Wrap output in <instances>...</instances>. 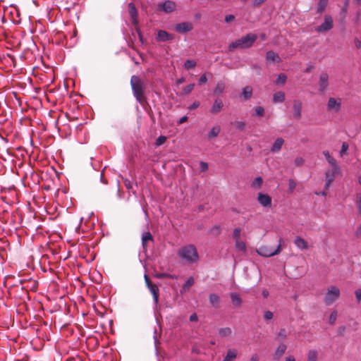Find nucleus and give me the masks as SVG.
<instances>
[{
	"label": "nucleus",
	"instance_id": "f257e3e1",
	"mask_svg": "<svg viewBox=\"0 0 361 361\" xmlns=\"http://www.w3.org/2000/svg\"><path fill=\"white\" fill-rule=\"evenodd\" d=\"M257 39L256 34L249 32L240 38L236 39L229 44L228 50L229 52L233 51L235 49H247L251 47Z\"/></svg>",
	"mask_w": 361,
	"mask_h": 361
},
{
	"label": "nucleus",
	"instance_id": "f03ea898",
	"mask_svg": "<svg viewBox=\"0 0 361 361\" xmlns=\"http://www.w3.org/2000/svg\"><path fill=\"white\" fill-rule=\"evenodd\" d=\"M177 253L180 259L190 264H194L200 259L197 250L192 244H188L181 247L178 250Z\"/></svg>",
	"mask_w": 361,
	"mask_h": 361
},
{
	"label": "nucleus",
	"instance_id": "7ed1b4c3",
	"mask_svg": "<svg viewBox=\"0 0 361 361\" xmlns=\"http://www.w3.org/2000/svg\"><path fill=\"white\" fill-rule=\"evenodd\" d=\"M130 85L133 90V93L136 100L142 104L145 97L144 96V87L143 84L136 75H133L130 78Z\"/></svg>",
	"mask_w": 361,
	"mask_h": 361
},
{
	"label": "nucleus",
	"instance_id": "20e7f679",
	"mask_svg": "<svg viewBox=\"0 0 361 361\" xmlns=\"http://www.w3.org/2000/svg\"><path fill=\"white\" fill-rule=\"evenodd\" d=\"M281 242L282 239L279 238V244L276 248H273L271 247H261L259 250L257 251V253L259 255L264 257H270L275 255H279L282 249H281Z\"/></svg>",
	"mask_w": 361,
	"mask_h": 361
},
{
	"label": "nucleus",
	"instance_id": "39448f33",
	"mask_svg": "<svg viewBox=\"0 0 361 361\" xmlns=\"http://www.w3.org/2000/svg\"><path fill=\"white\" fill-rule=\"evenodd\" d=\"M340 290L335 286H331L325 295L324 302L326 305H331L334 301L338 299Z\"/></svg>",
	"mask_w": 361,
	"mask_h": 361
},
{
	"label": "nucleus",
	"instance_id": "423d86ee",
	"mask_svg": "<svg viewBox=\"0 0 361 361\" xmlns=\"http://www.w3.org/2000/svg\"><path fill=\"white\" fill-rule=\"evenodd\" d=\"M144 278H145L146 286L152 295L154 302L155 305H157L159 303V288L155 283H152L150 281L149 278L147 274L144 275Z\"/></svg>",
	"mask_w": 361,
	"mask_h": 361
},
{
	"label": "nucleus",
	"instance_id": "0eeeda50",
	"mask_svg": "<svg viewBox=\"0 0 361 361\" xmlns=\"http://www.w3.org/2000/svg\"><path fill=\"white\" fill-rule=\"evenodd\" d=\"M324 22L319 26L315 27V31L317 33H325L331 30L334 27L333 18L329 15L324 16Z\"/></svg>",
	"mask_w": 361,
	"mask_h": 361
},
{
	"label": "nucleus",
	"instance_id": "6e6552de",
	"mask_svg": "<svg viewBox=\"0 0 361 361\" xmlns=\"http://www.w3.org/2000/svg\"><path fill=\"white\" fill-rule=\"evenodd\" d=\"M37 337L33 338L32 344L34 345V348L39 350H41L45 343V331L42 329L37 328L36 330Z\"/></svg>",
	"mask_w": 361,
	"mask_h": 361
},
{
	"label": "nucleus",
	"instance_id": "1a4fd4ad",
	"mask_svg": "<svg viewBox=\"0 0 361 361\" xmlns=\"http://www.w3.org/2000/svg\"><path fill=\"white\" fill-rule=\"evenodd\" d=\"M175 39V35L164 30H159L156 34L155 39L158 42H171Z\"/></svg>",
	"mask_w": 361,
	"mask_h": 361
},
{
	"label": "nucleus",
	"instance_id": "9d476101",
	"mask_svg": "<svg viewBox=\"0 0 361 361\" xmlns=\"http://www.w3.org/2000/svg\"><path fill=\"white\" fill-rule=\"evenodd\" d=\"M41 250H44V247L42 245H39L37 252L32 256L33 262L35 265L37 264L40 267L41 270L43 272H45V266L43 264L42 262V259L45 257V254L43 253V251H42Z\"/></svg>",
	"mask_w": 361,
	"mask_h": 361
},
{
	"label": "nucleus",
	"instance_id": "9b49d317",
	"mask_svg": "<svg viewBox=\"0 0 361 361\" xmlns=\"http://www.w3.org/2000/svg\"><path fill=\"white\" fill-rule=\"evenodd\" d=\"M302 103L301 101L298 99H293V106H292V111H293V118L299 120L302 118Z\"/></svg>",
	"mask_w": 361,
	"mask_h": 361
},
{
	"label": "nucleus",
	"instance_id": "f8f14e48",
	"mask_svg": "<svg viewBox=\"0 0 361 361\" xmlns=\"http://www.w3.org/2000/svg\"><path fill=\"white\" fill-rule=\"evenodd\" d=\"M54 68L52 67H49L47 65V94L48 92L53 93L54 92V89H49V85L51 83H53L54 81ZM50 100L49 97L47 96V103H49Z\"/></svg>",
	"mask_w": 361,
	"mask_h": 361
},
{
	"label": "nucleus",
	"instance_id": "ddd939ff",
	"mask_svg": "<svg viewBox=\"0 0 361 361\" xmlns=\"http://www.w3.org/2000/svg\"><path fill=\"white\" fill-rule=\"evenodd\" d=\"M48 117H49V119L47 118V121H46L47 129L48 128L55 127L56 126L58 120L59 118V112L51 109L48 112Z\"/></svg>",
	"mask_w": 361,
	"mask_h": 361
},
{
	"label": "nucleus",
	"instance_id": "4468645a",
	"mask_svg": "<svg viewBox=\"0 0 361 361\" xmlns=\"http://www.w3.org/2000/svg\"><path fill=\"white\" fill-rule=\"evenodd\" d=\"M257 201L263 207H270L272 204L271 197L266 193L259 192L257 195Z\"/></svg>",
	"mask_w": 361,
	"mask_h": 361
},
{
	"label": "nucleus",
	"instance_id": "2eb2a0df",
	"mask_svg": "<svg viewBox=\"0 0 361 361\" xmlns=\"http://www.w3.org/2000/svg\"><path fill=\"white\" fill-rule=\"evenodd\" d=\"M128 13L134 25H138V11L133 2H130L128 5Z\"/></svg>",
	"mask_w": 361,
	"mask_h": 361
},
{
	"label": "nucleus",
	"instance_id": "dca6fc26",
	"mask_svg": "<svg viewBox=\"0 0 361 361\" xmlns=\"http://www.w3.org/2000/svg\"><path fill=\"white\" fill-rule=\"evenodd\" d=\"M32 179L34 184L37 187L38 190H41L42 192L45 190V183L41 184V181H44L43 172L41 173H35L32 175Z\"/></svg>",
	"mask_w": 361,
	"mask_h": 361
},
{
	"label": "nucleus",
	"instance_id": "f3484780",
	"mask_svg": "<svg viewBox=\"0 0 361 361\" xmlns=\"http://www.w3.org/2000/svg\"><path fill=\"white\" fill-rule=\"evenodd\" d=\"M32 179L34 184L37 187L38 190H41L42 192L45 190V183L41 184V181H44L43 172L41 173H35L32 175Z\"/></svg>",
	"mask_w": 361,
	"mask_h": 361
},
{
	"label": "nucleus",
	"instance_id": "a211bd4d",
	"mask_svg": "<svg viewBox=\"0 0 361 361\" xmlns=\"http://www.w3.org/2000/svg\"><path fill=\"white\" fill-rule=\"evenodd\" d=\"M193 29L192 23L189 22H183L175 25V30L181 34L191 31Z\"/></svg>",
	"mask_w": 361,
	"mask_h": 361
},
{
	"label": "nucleus",
	"instance_id": "6ab92c4d",
	"mask_svg": "<svg viewBox=\"0 0 361 361\" xmlns=\"http://www.w3.org/2000/svg\"><path fill=\"white\" fill-rule=\"evenodd\" d=\"M328 111H339L341 109V102L334 97H330L326 105Z\"/></svg>",
	"mask_w": 361,
	"mask_h": 361
},
{
	"label": "nucleus",
	"instance_id": "aec40b11",
	"mask_svg": "<svg viewBox=\"0 0 361 361\" xmlns=\"http://www.w3.org/2000/svg\"><path fill=\"white\" fill-rule=\"evenodd\" d=\"M329 86V75L323 73L319 75V90L321 92H324Z\"/></svg>",
	"mask_w": 361,
	"mask_h": 361
},
{
	"label": "nucleus",
	"instance_id": "412c9836",
	"mask_svg": "<svg viewBox=\"0 0 361 361\" xmlns=\"http://www.w3.org/2000/svg\"><path fill=\"white\" fill-rule=\"evenodd\" d=\"M175 4L170 0H166L159 4V8L166 13L173 11L175 10Z\"/></svg>",
	"mask_w": 361,
	"mask_h": 361
},
{
	"label": "nucleus",
	"instance_id": "4be33fe9",
	"mask_svg": "<svg viewBox=\"0 0 361 361\" xmlns=\"http://www.w3.org/2000/svg\"><path fill=\"white\" fill-rule=\"evenodd\" d=\"M49 274L51 276H50V278H49V280L50 283H49V286L47 288V291H49V290H51V291H56V288H57L56 279H58V277L54 274L51 268H49Z\"/></svg>",
	"mask_w": 361,
	"mask_h": 361
},
{
	"label": "nucleus",
	"instance_id": "5701e85b",
	"mask_svg": "<svg viewBox=\"0 0 361 361\" xmlns=\"http://www.w3.org/2000/svg\"><path fill=\"white\" fill-rule=\"evenodd\" d=\"M208 299L209 304L212 307H213L215 309L219 307L221 299L219 295H217L216 293H211L209 294Z\"/></svg>",
	"mask_w": 361,
	"mask_h": 361
},
{
	"label": "nucleus",
	"instance_id": "b1692460",
	"mask_svg": "<svg viewBox=\"0 0 361 361\" xmlns=\"http://www.w3.org/2000/svg\"><path fill=\"white\" fill-rule=\"evenodd\" d=\"M265 59L267 61H271L274 63H280L281 61V59L279 54L272 50L267 51Z\"/></svg>",
	"mask_w": 361,
	"mask_h": 361
},
{
	"label": "nucleus",
	"instance_id": "393cba45",
	"mask_svg": "<svg viewBox=\"0 0 361 361\" xmlns=\"http://www.w3.org/2000/svg\"><path fill=\"white\" fill-rule=\"evenodd\" d=\"M230 297L234 307H239L242 305L243 300L238 293L231 292Z\"/></svg>",
	"mask_w": 361,
	"mask_h": 361
},
{
	"label": "nucleus",
	"instance_id": "a878e982",
	"mask_svg": "<svg viewBox=\"0 0 361 361\" xmlns=\"http://www.w3.org/2000/svg\"><path fill=\"white\" fill-rule=\"evenodd\" d=\"M224 106V103L221 99H216L214 101V103L210 109V111L213 114H216L222 109Z\"/></svg>",
	"mask_w": 361,
	"mask_h": 361
},
{
	"label": "nucleus",
	"instance_id": "bb28decb",
	"mask_svg": "<svg viewBox=\"0 0 361 361\" xmlns=\"http://www.w3.org/2000/svg\"><path fill=\"white\" fill-rule=\"evenodd\" d=\"M284 143V140L282 137H278L275 140L274 142L273 143L272 146L270 148V151L272 153H276L279 152Z\"/></svg>",
	"mask_w": 361,
	"mask_h": 361
},
{
	"label": "nucleus",
	"instance_id": "cd10ccee",
	"mask_svg": "<svg viewBox=\"0 0 361 361\" xmlns=\"http://www.w3.org/2000/svg\"><path fill=\"white\" fill-rule=\"evenodd\" d=\"M52 174L58 176V173L54 166H51L49 169H47V192L51 189L49 182H51L52 179H49V177H51Z\"/></svg>",
	"mask_w": 361,
	"mask_h": 361
},
{
	"label": "nucleus",
	"instance_id": "c85d7f7f",
	"mask_svg": "<svg viewBox=\"0 0 361 361\" xmlns=\"http://www.w3.org/2000/svg\"><path fill=\"white\" fill-rule=\"evenodd\" d=\"M323 154H324L326 160L327 161V162L332 167H334V169L338 170L336 161L333 157L331 156L328 150H324V151H323Z\"/></svg>",
	"mask_w": 361,
	"mask_h": 361
},
{
	"label": "nucleus",
	"instance_id": "c756f323",
	"mask_svg": "<svg viewBox=\"0 0 361 361\" xmlns=\"http://www.w3.org/2000/svg\"><path fill=\"white\" fill-rule=\"evenodd\" d=\"M252 92V87L250 85H246L242 89L241 96L245 101H247L250 99Z\"/></svg>",
	"mask_w": 361,
	"mask_h": 361
},
{
	"label": "nucleus",
	"instance_id": "7c9ffc66",
	"mask_svg": "<svg viewBox=\"0 0 361 361\" xmlns=\"http://www.w3.org/2000/svg\"><path fill=\"white\" fill-rule=\"evenodd\" d=\"M295 245L300 250H304L307 248V242L300 236H297L294 240Z\"/></svg>",
	"mask_w": 361,
	"mask_h": 361
},
{
	"label": "nucleus",
	"instance_id": "2f4dec72",
	"mask_svg": "<svg viewBox=\"0 0 361 361\" xmlns=\"http://www.w3.org/2000/svg\"><path fill=\"white\" fill-rule=\"evenodd\" d=\"M33 200L36 204L38 206L39 209H42L45 211V205H44L45 196H44L43 194L42 195H34Z\"/></svg>",
	"mask_w": 361,
	"mask_h": 361
},
{
	"label": "nucleus",
	"instance_id": "473e14b6",
	"mask_svg": "<svg viewBox=\"0 0 361 361\" xmlns=\"http://www.w3.org/2000/svg\"><path fill=\"white\" fill-rule=\"evenodd\" d=\"M287 345L284 343H281L275 350L274 356L276 358L281 357L286 352Z\"/></svg>",
	"mask_w": 361,
	"mask_h": 361
},
{
	"label": "nucleus",
	"instance_id": "72a5a7b5",
	"mask_svg": "<svg viewBox=\"0 0 361 361\" xmlns=\"http://www.w3.org/2000/svg\"><path fill=\"white\" fill-rule=\"evenodd\" d=\"M273 102L280 103L285 100V93L282 91H279L273 94Z\"/></svg>",
	"mask_w": 361,
	"mask_h": 361
},
{
	"label": "nucleus",
	"instance_id": "f704fd0d",
	"mask_svg": "<svg viewBox=\"0 0 361 361\" xmlns=\"http://www.w3.org/2000/svg\"><path fill=\"white\" fill-rule=\"evenodd\" d=\"M329 0H319L317 7V13L322 14L325 11L328 5Z\"/></svg>",
	"mask_w": 361,
	"mask_h": 361
},
{
	"label": "nucleus",
	"instance_id": "c9c22d12",
	"mask_svg": "<svg viewBox=\"0 0 361 361\" xmlns=\"http://www.w3.org/2000/svg\"><path fill=\"white\" fill-rule=\"evenodd\" d=\"M237 357V353L234 349H229L222 361H233Z\"/></svg>",
	"mask_w": 361,
	"mask_h": 361
},
{
	"label": "nucleus",
	"instance_id": "e433bc0d",
	"mask_svg": "<svg viewBox=\"0 0 361 361\" xmlns=\"http://www.w3.org/2000/svg\"><path fill=\"white\" fill-rule=\"evenodd\" d=\"M224 83L221 81H219L217 82L216 87L214 88V94L216 95H220L224 92Z\"/></svg>",
	"mask_w": 361,
	"mask_h": 361
},
{
	"label": "nucleus",
	"instance_id": "4c0bfd02",
	"mask_svg": "<svg viewBox=\"0 0 361 361\" xmlns=\"http://www.w3.org/2000/svg\"><path fill=\"white\" fill-rule=\"evenodd\" d=\"M338 170L334 169V167H332L331 171L328 170L325 172V176H326V181H329L332 183L335 179V173Z\"/></svg>",
	"mask_w": 361,
	"mask_h": 361
},
{
	"label": "nucleus",
	"instance_id": "58836bf2",
	"mask_svg": "<svg viewBox=\"0 0 361 361\" xmlns=\"http://www.w3.org/2000/svg\"><path fill=\"white\" fill-rule=\"evenodd\" d=\"M220 133V128L214 126L208 133V138L212 139L218 136Z\"/></svg>",
	"mask_w": 361,
	"mask_h": 361
},
{
	"label": "nucleus",
	"instance_id": "ea45409f",
	"mask_svg": "<svg viewBox=\"0 0 361 361\" xmlns=\"http://www.w3.org/2000/svg\"><path fill=\"white\" fill-rule=\"evenodd\" d=\"M232 331L230 327H224L219 329V334L221 337H226L231 334Z\"/></svg>",
	"mask_w": 361,
	"mask_h": 361
},
{
	"label": "nucleus",
	"instance_id": "a19ab883",
	"mask_svg": "<svg viewBox=\"0 0 361 361\" xmlns=\"http://www.w3.org/2000/svg\"><path fill=\"white\" fill-rule=\"evenodd\" d=\"M318 353L316 350H310L307 353V361H317Z\"/></svg>",
	"mask_w": 361,
	"mask_h": 361
},
{
	"label": "nucleus",
	"instance_id": "79ce46f5",
	"mask_svg": "<svg viewBox=\"0 0 361 361\" xmlns=\"http://www.w3.org/2000/svg\"><path fill=\"white\" fill-rule=\"evenodd\" d=\"M349 1L350 0H344L343 6L340 10V16H342L343 19L345 18L348 11Z\"/></svg>",
	"mask_w": 361,
	"mask_h": 361
},
{
	"label": "nucleus",
	"instance_id": "37998d69",
	"mask_svg": "<svg viewBox=\"0 0 361 361\" xmlns=\"http://www.w3.org/2000/svg\"><path fill=\"white\" fill-rule=\"evenodd\" d=\"M221 233V228L219 225H217V224L212 226L209 230V233L214 234L216 235H220Z\"/></svg>",
	"mask_w": 361,
	"mask_h": 361
},
{
	"label": "nucleus",
	"instance_id": "c03bdc74",
	"mask_svg": "<svg viewBox=\"0 0 361 361\" xmlns=\"http://www.w3.org/2000/svg\"><path fill=\"white\" fill-rule=\"evenodd\" d=\"M287 80V76L284 73H280L277 75V78L275 80V83L276 85H283L285 84Z\"/></svg>",
	"mask_w": 361,
	"mask_h": 361
},
{
	"label": "nucleus",
	"instance_id": "a18cd8bd",
	"mask_svg": "<svg viewBox=\"0 0 361 361\" xmlns=\"http://www.w3.org/2000/svg\"><path fill=\"white\" fill-rule=\"evenodd\" d=\"M195 283L194 278L192 276H190L187 279V280L183 284V289H188L191 287Z\"/></svg>",
	"mask_w": 361,
	"mask_h": 361
},
{
	"label": "nucleus",
	"instance_id": "49530a36",
	"mask_svg": "<svg viewBox=\"0 0 361 361\" xmlns=\"http://www.w3.org/2000/svg\"><path fill=\"white\" fill-rule=\"evenodd\" d=\"M196 62L193 60H191V59H187L184 62V64H183V66L186 68V69H192L193 68H195L196 66Z\"/></svg>",
	"mask_w": 361,
	"mask_h": 361
},
{
	"label": "nucleus",
	"instance_id": "de8ad7c7",
	"mask_svg": "<svg viewBox=\"0 0 361 361\" xmlns=\"http://www.w3.org/2000/svg\"><path fill=\"white\" fill-rule=\"evenodd\" d=\"M264 114H265V111L262 106H258L255 108V113H254L255 116H256L257 117H262L264 116Z\"/></svg>",
	"mask_w": 361,
	"mask_h": 361
},
{
	"label": "nucleus",
	"instance_id": "09e8293b",
	"mask_svg": "<svg viewBox=\"0 0 361 361\" xmlns=\"http://www.w3.org/2000/svg\"><path fill=\"white\" fill-rule=\"evenodd\" d=\"M152 240H153V236H152V235L151 234L150 232H149V231L145 232L142 234V245L143 246H145V241Z\"/></svg>",
	"mask_w": 361,
	"mask_h": 361
},
{
	"label": "nucleus",
	"instance_id": "8fccbe9b",
	"mask_svg": "<svg viewBox=\"0 0 361 361\" xmlns=\"http://www.w3.org/2000/svg\"><path fill=\"white\" fill-rule=\"evenodd\" d=\"M235 247L240 251H245L246 250L245 243L239 240H235Z\"/></svg>",
	"mask_w": 361,
	"mask_h": 361
},
{
	"label": "nucleus",
	"instance_id": "3c124183",
	"mask_svg": "<svg viewBox=\"0 0 361 361\" xmlns=\"http://www.w3.org/2000/svg\"><path fill=\"white\" fill-rule=\"evenodd\" d=\"M155 277L157 279H165V278L173 279L175 278V276L173 275L168 274V273H165V272L157 274H155Z\"/></svg>",
	"mask_w": 361,
	"mask_h": 361
},
{
	"label": "nucleus",
	"instance_id": "603ef678",
	"mask_svg": "<svg viewBox=\"0 0 361 361\" xmlns=\"http://www.w3.org/2000/svg\"><path fill=\"white\" fill-rule=\"evenodd\" d=\"M337 319V312L336 310H334L330 314L329 318V323L331 325H334Z\"/></svg>",
	"mask_w": 361,
	"mask_h": 361
},
{
	"label": "nucleus",
	"instance_id": "864d4df0",
	"mask_svg": "<svg viewBox=\"0 0 361 361\" xmlns=\"http://www.w3.org/2000/svg\"><path fill=\"white\" fill-rule=\"evenodd\" d=\"M262 183H263L262 178L261 176H257V177L255 178V179L253 180V181L252 183V185L260 188L262 185Z\"/></svg>",
	"mask_w": 361,
	"mask_h": 361
},
{
	"label": "nucleus",
	"instance_id": "5fc2aeb1",
	"mask_svg": "<svg viewBox=\"0 0 361 361\" xmlns=\"http://www.w3.org/2000/svg\"><path fill=\"white\" fill-rule=\"evenodd\" d=\"M194 87H195L194 83L189 84L183 90L182 94L186 95V94H190L193 90Z\"/></svg>",
	"mask_w": 361,
	"mask_h": 361
},
{
	"label": "nucleus",
	"instance_id": "6e6d98bb",
	"mask_svg": "<svg viewBox=\"0 0 361 361\" xmlns=\"http://www.w3.org/2000/svg\"><path fill=\"white\" fill-rule=\"evenodd\" d=\"M287 337V333L285 329H281L277 334L278 339L284 341Z\"/></svg>",
	"mask_w": 361,
	"mask_h": 361
},
{
	"label": "nucleus",
	"instance_id": "4d7b16f0",
	"mask_svg": "<svg viewBox=\"0 0 361 361\" xmlns=\"http://www.w3.org/2000/svg\"><path fill=\"white\" fill-rule=\"evenodd\" d=\"M234 124V126L235 128L237 129V130H244L245 127V122L243 121H236L233 123Z\"/></svg>",
	"mask_w": 361,
	"mask_h": 361
},
{
	"label": "nucleus",
	"instance_id": "13d9d810",
	"mask_svg": "<svg viewBox=\"0 0 361 361\" xmlns=\"http://www.w3.org/2000/svg\"><path fill=\"white\" fill-rule=\"evenodd\" d=\"M166 141V137L164 135H159L155 141V145L157 146L162 145Z\"/></svg>",
	"mask_w": 361,
	"mask_h": 361
},
{
	"label": "nucleus",
	"instance_id": "bf43d9fd",
	"mask_svg": "<svg viewBox=\"0 0 361 361\" xmlns=\"http://www.w3.org/2000/svg\"><path fill=\"white\" fill-rule=\"evenodd\" d=\"M241 233V228L238 227L234 228L233 232V238L237 240H239Z\"/></svg>",
	"mask_w": 361,
	"mask_h": 361
},
{
	"label": "nucleus",
	"instance_id": "052dcab7",
	"mask_svg": "<svg viewBox=\"0 0 361 361\" xmlns=\"http://www.w3.org/2000/svg\"><path fill=\"white\" fill-rule=\"evenodd\" d=\"M348 144L347 142H343L342 143V145H341V151H340V154L341 155L343 154H345L346 153V152L348 151Z\"/></svg>",
	"mask_w": 361,
	"mask_h": 361
},
{
	"label": "nucleus",
	"instance_id": "680f3d73",
	"mask_svg": "<svg viewBox=\"0 0 361 361\" xmlns=\"http://www.w3.org/2000/svg\"><path fill=\"white\" fill-rule=\"evenodd\" d=\"M200 171L201 172H204L206 171L208 168H209V165L207 162L205 161H201L200 163Z\"/></svg>",
	"mask_w": 361,
	"mask_h": 361
},
{
	"label": "nucleus",
	"instance_id": "e2e57ef3",
	"mask_svg": "<svg viewBox=\"0 0 361 361\" xmlns=\"http://www.w3.org/2000/svg\"><path fill=\"white\" fill-rule=\"evenodd\" d=\"M294 163L295 166H300L305 163V160L303 158L298 157L295 159Z\"/></svg>",
	"mask_w": 361,
	"mask_h": 361
},
{
	"label": "nucleus",
	"instance_id": "0e129e2a",
	"mask_svg": "<svg viewBox=\"0 0 361 361\" xmlns=\"http://www.w3.org/2000/svg\"><path fill=\"white\" fill-rule=\"evenodd\" d=\"M273 313L269 310L266 311L264 314V319L265 320H271L273 318Z\"/></svg>",
	"mask_w": 361,
	"mask_h": 361
},
{
	"label": "nucleus",
	"instance_id": "69168bd1",
	"mask_svg": "<svg viewBox=\"0 0 361 361\" xmlns=\"http://www.w3.org/2000/svg\"><path fill=\"white\" fill-rule=\"evenodd\" d=\"M200 102L195 101L188 106V110L189 111L194 110V109L198 108L200 106Z\"/></svg>",
	"mask_w": 361,
	"mask_h": 361
},
{
	"label": "nucleus",
	"instance_id": "338daca9",
	"mask_svg": "<svg viewBox=\"0 0 361 361\" xmlns=\"http://www.w3.org/2000/svg\"><path fill=\"white\" fill-rule=\"evenodd\" d=\"M355 295L357 302H361V289L360 288L356 289L355 291Z\"/></svg>",
	"mask_w": 361,
	"mask_h": 361
},
{
	"label": "nucleus",
	"instance_id": "774afa93",
	"mask_svg": "<svg viewBox=\"0 0 361 361\" xmlns=\"http://www.w3.org/2000/svg\"><path fill=\"white\" fill-rule=\"evenodd\" d=\"M354 235L356 238H359L361 236V224H359L354 233Z\"/></svg>",
	"mask_w": 361,
	"mask_h": 361
}]
</instances>
